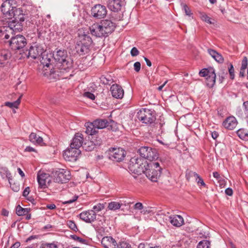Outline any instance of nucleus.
I'll return each mask as SVG.
<instances>
[{
    "instance_id": "obj_1",
    "label": "nucleus",
    "mask_w": 248,
    "mask_h": 248,
    "mask_svg": "<svg viewBox=\"0 0 248 248\" xmlns=\"http://www.w3.org/2000/svg\"><path fill=\"white\" fill-rule=\"evenodd\" d=\"M129 172L135 179L137 175L144 173L152 182H157L162 172V167L158 162H149L141 157H132L128 165Z\"/></svg>"
},
{
    "instance_id": "obj_2",
    "label": "nucleus",
    "mask_w": 248,
    "mask_h": 248,
    "mask_svg": "<svg viewBox=\"0 0 248 248\" xmlns=\"http://www.w3.org/2000/svg\"><path fill=\"white\" fill-rule=\"evenodd\" d=\"M11 1L13 0H6L1 5L0 10L4 18L3 20L8 19V21L15 20L24 21L25 19L22 11L12 6Z\"/></svg>"
},
{
    "instance_id": "obj_3",
    "label": "nucleus",
    "mask_w": 248,
    "mask_h": 248,
    "mask_svg": "<svg viewBox=\"0 0 248 248\" xmlns=\"http://www.w3.org/2000/svg\"><path fill=\"white\" fill-rule=\"evenodd\" d=\"M115 27L113 22L106 19L99 23L93 24L90 27V31L92 35L96 37H106L112 32Z\"/></svg>"
},
{
    "instance_id": "obj_4",
    "label": "nucleus",
    "mask_w": 248,
    "mask_h": 248,
    "mask_svg": "<svg viewBox=\"0 0 248 248\" xmlns=\"http://www.w3.org/2000/svg\"><path fill=\"white\" fill-rule=\"evenodd\" d=\"M53 56L57 62L55 68L59 73L67 72L72 67V62L66 50L59 49L53 54Z\"/></svg>"
},
{
    "instance_id": "obj_5",
    "label": "nucleus",
    "mask_w": 248,
    "mask_h": 248,
    "mask_svg": "<svg viewBox=\"0 0 248 248\" xmlns=\"http://www.w3.org/2000/svg\"><path fill=\"white\" fill-rule=\"evenodd\" d=\"M39 58L40 64L39 66V70L41 74L45 76L54 74L59 76V72L56 70V68L53 67L51 63L52 59L50 54H46L44 52Z\"/></svg>"
},
{
    "instance_id": "obj_6",
    "label": "nucleus",
    "mask_w": 248,
    "mask_h": 248,
    "mask_svg": "<svg viewBox=\"0 0 248 248\" xmlns=\"http://www.w3.org/2000/svg\"><path fill=\"white\" fill-rule=\"evenodd\" d=\"M23 21H19L15 20L7 21L8 26H3L0 29V37L3 39H8L10 35L14 32H20L22 30V23Z\"/></svg>"
},
{
    "instance_id": "obj_7",
    "label": "nucleus",
    "mask_w": 248,
    "mask_h": 248,
    "mask_svg": "<svg viewBox=\"0 0 248 248\" xmlns=\"http://www.w3.org/2000/svg\"><path fill=\"white\" fill-rule=\"evenodd\" d=\"M92 43L89 35L85 34L79 35L75 46L77 52L80 55L88 53Z\"/></svg>"
},
{
    "instance_id": "obj_8",
    "label": "nucleus",
    "mask_w": 248,
    "mask_h": 248,
    "mask_svg": "<svg viewBox=\"0 0 248 248\" xmlns=\"http://www.w3.org/2000/svg\"><path fill=\"white\" fill-rule=\"evenodd\" d=\"M137 117L139 121L146 124H151L156 120L155 112L145 108H142L138 111Z\"/></svg>"
},
{
    "instance_id": "obj_9",
    "label": "nucleus",
    "mask_w": 248,
    "mask_h": 248,
    "mask_svg": "<svg viewBox=\"0 0 248 248\" xmlns=\"http://www.w3.org/2000/svg\"><path fill=\"white\" fill-rule=\"evenodd\" d=\"M139 153L144 160L148 159L150 162H156L155 160L158 157V154L155 149L151 147L143 146L139 149Z\"/></svg>"
},
{
    "instance_id": "obj_10",
    "label": "nucleus",
    "mask_w": 248,
    "mask_h": 248,
    "mask_svg": "<svg viewBox=\"0 0 248 248\" xmlns=\"http://www.w3.org/2000/svg\"><path fill=\"white\" fill-rule=\"evenodd\" d=\"M54 181L58 183H65L71 178L70 171L68 170L59 169L53 172Z\"/></svg>"
},
{
    "instance_id": "obj_11",
    "label": "nucleus",
    "mask_w": 248,
    "mask_h": 248,
    "mask_svg": "<svg viewBox=\"0 0 248 248\" xmlns=\"http://www.w3.org/2000/svg\"><path fill=\"white\" fill-rule=\"evenodd\" d=\"M27 44L26 39L21 35L12 37L10 41V46L12 49L19 50L23 48Z\"/></svg>"
},
{
    "instance_id": "obj_12",
    "label": "nucleus",
    "mask_w": 248,
    "mask_h": 248,
    "mask_svg": "<svg viewBox=\"0 0 248 248\" xmlns=\"http://www.w3.org/2000/svg\"><path fill=\"white\" fill-rule=\"evenodd\" d=\"M44 52V47L42 45L34 43L30 46L27 56L28 58L36 59L39 58Z\"/></svg>"
},
{
    "instance_id": "obj_13",
    "label": "nucleus",
    "mask_w": 248,
    "mask_h": 248,
    "mask_svg": "<svg viewBox=\"0 0 248 248\" xmlns=\"http://www.w3.org/2000/svg\"><path fill=\"white\" fill-rule=\"evenodd\" d=\"M109 158L113 161H122L125 156V151L121 148H112L109 150Z\"/></svg>"
},
{
    "instance_id": "obj_14",
    "label": "nucleus",
    "mask_w": 248,
    "mask_h": 248,
    "mask_svg": "<svg viewBox=\"0 0 248 248\" xmlns=\"http://www.w3.org/2000/svg\"><path fill=\"white\" fill-rule=\"evenodd\" d=\"M37 180L39 187L42 189L47 188L51 182L49 174L41 170L37 172Z\"/></svg>"
},
{
    "instance_id": "obj_15",
    "label": "nucleus",
    "mask_w": 248,
    "mask_h": 248,
    "mask_svg": "<svg viewBox=\"0 0 248 248\" xmlns=\"http://www.w3.org/2000/svg\"><path fill=\"white\" fill-rule=\"evenodd\" d=\"M91 14L95 18H103L107 15V8L104 5L96 4L92 8Z\"/></svg>"
},
{
    "instance_id": "obj_16",
    "label": "nucleus",
    "mask_w": 248,
    "mask_h": 248,
    "mask_svg": "<svg viewBox=\"0 0 248 248\" xmlns=\"http://www.w3.org/2000/svg\"><path fill=\"white\" fill-rule=\"evenodd\" d=\"M80 153L78 148L71 147L64 151L63 155L64 158L69 161L76 160Z\"/></svg>"
},
{
    "instance_id": "obj_17",
    "label": "nucleus",
    "mask_w": 248,
    "mask_h": 248,
    "mask_svg": "<svg viewBox=\"0 0 248 248\" xmlns=\"http://www.w3.org/2000/svg\"><path fill=\"white\" fill-rule=\"evenodd\" d=\"M169 212H166L163 210L156 209L154 216L156 221L162 224L163 223H167L169 221L170 216H169Z\"/></svg>"
},
{
    "instance_id": "obj_18",
    "label": "nucleus",
    "mask_w": 248,
    "mask_h": 248,
    "mask_svg": "<svg viewBox=\"0 0 248 248\" xmlns=\"http://www.w3.org/2000/svg\"><path fill=\"white\" fill-rule=\"evenodd\" d=\"M79 217L85 222L92 223L96 219V214L93 210H89L80 213Z\"/></svg>"
},
{
    "instance_id": "obj_19",
    "label": "nucleus",
    "mask_w": 248,
    "mask_h": 248,
    "mask_svg": "<svg viewBox=\"0 0 248 248\" xmlns=\"http://www.w3.org/2000/svg\"><path fill=\"white\" fill-rule=\"evenodd\" d=\"M110 92L113 97L116 99H122L124 95V91L122 87L118 84L111 85Z\"/></svg>"
},
{
    "instance_id": "obj_20",
    "label": "nucleus",
    "mask_w": 248,
    "mask_h": 248,
    "mask_svg": "<svg viewBox=\"0 0 248 248\" xmlns=\"http://www.w3.org/2000/svg\"><path fill=\"white\" fill-rule=\"evenodd\" d=\"M102 141L100 139L92 140L86 142L83 146V148L87 151H93L96 146H99L101 144Z\"/></svg>"
},
{
    "instance_id": "obj_21",
    "label": "nucleus",
    "mask_w": 248,
    "mask_h": 248,
    "mask_svg": "<svg viewBox=\"0 0 248 248\" xmlns=\"http://www.w3.org/2000/svg\"><path fill=\"white\" fill-rule=\"evenodd\" d=\"M101 244L105 248H116L117 243L110 236L104 237L102 239Z\"/></svg>"
},
{
    "instance_id": "obj_22",
    "label": "nucleus",
    "mask_w": 248,
    "mask_h": 248,
    "mask_svg": "<svg viewBox=\"0 0 248 248\" xmlns=\"http://www.w3.org/2000/svg\"><path fill=\"white\" fill-rule=\"evenodd\" d=\"M237 124V120L233 116L228 117L223 123V125L224 127L229 130L233 129L236 126Z\"/></svg>"
},
{
    "instance_id": "obj_23",
    "label": "nucleus",
    "mask_w": 248,
    "mask_h": 248,
    "mask_svg": "<svg viewBox=\"0 0 248 248\" xmlns=\"http://www.w3.org/2000/svg\"><path fill=\"white\" fill-rule=\"evenodd\" d=\"M83 142V135L79 133H77L75 134L70 145L71 147H74L79 149L82 145Z\"/></svg>"
},
{
    "instance_id": "obj_24",
    "label": "nucleus",
    "mask_w": 248,
    "mask_h": 248,
    "mask_svg": "<svg viewBox=\"0 0 248 248\" xmlns=\"http://www.w3.org/2000/svg\"><path fill=\"white\" fill-rule=\"evenodd\" d=\"M11 57L10 52L6 49L0 51V67L4 66Z\"/></svg>"
},
{
    "instance_id": "obj_25",
    "label": "nucleus",
    "mask_w": 248,
    "mask_h": 248,
    "mask_svg": "<svg viewBox=\"0 0 248 248\" xmlns=\"http://www.w3.org/2000/svg\"><path fill=\"white\" fill-rule=\"evenodd\" d=\"M169 221L174 226L179 227L184 224V220L180 215L171 216L170 217Z\"/></svg>"
},
{
    "instance_id": "obj_26",
    "label": "nucleus",
    "mask_w": 248,
    "mask_h": 248,
    "mask_svg": "<svg viewBox=\"0 0 248 248\" xmlns=\"http://www.w3.org/2000/svg\"><path fill=\"white\" fill-rule=\"evenodd\" d=\"M108 6L111 11L118 12L121 9L122 1L121 0H109Z\"/></svg>"
},
{
    "instance_id": "obj_27",
    "label": "nucleus",
    "mask_w": 248,
    "mask_h": 248,
    "mask_svg": "<svg viewBox=\"0 0 248 248\" xmlns=\"http://www.w3.org/2000/svg\"><path fill=\"white\" fill-rule=\"evenodd\" d=\"M207 51L209 55L217 62L222 63L224 62L222 56L217 51L212 49H208Z\"/></svg>"
},
{
    "instance_id": "obj_28",
    "label": "nucleus",
    "mask_w": 248,
    "mask_h": 248,
    "mask_svg": "<svg viewBox=\"0 0 248 248\" xmlns=\"http://www.w3.org/2000/svg\"><path fill=\"white\" fill-rule=\"evenodd\" d=\"M123 205L126 206L125 202L120 201V202H111L108 203V210L115 211L119 209Z\"/></svg>"
},
{
    "instance_id": "obj_29",
    "label": "nucleus",
    "mask_w": 248,
    "mask_h": 248,
    "mask_svg": "<svg viewBox=\"0 0 248 248\" xmlns=\"http://www.w3.org/2000/svg\"><path fill=\"white\" fill-rule=\"evenodd\" d=\"M29 140L31 142L40 145H43L44 144L43 138L35 133H31L30 134Z\"/></svg>"
},
{
    "instance_id": "obj_30",
    "label": "nucleus",
    "mask_w": 248,
    "mask_h": 248,
    "mask_svg": "<svg viewBox=\"0 0 248 248\" xmlns=\"http://www.w3.org/2000/svg\"><path fill=\"white\" fill-rule=\"evenodd\" d=\"M85 126L86 127V133L90 135L93 136L97 132V130L95 127L94 124L93 123H87Z\"/></svg>"
},
{
    "instance_id": "obj_31",
    "label": "nucleus",
    "mask_w": 248,
    "mask_h": 248,
    "mask_svg": "<svg viewBox=\"0 0 248 248\" xmlns=\"http://www.w3.org/2000/svg\"><path fill=\"white\" fill-rule=\"evenodd\" d=\"M108 121L106 119H97L93 122L97 130L99 129H103L108 125Z\"/></svg>"
},
{
    "instance_id": "obj_32",
    "label": "nucleus",
    "mask_w": 248,
    "mask_h": 248,
    "mask_svg": "<svg viewBox=\"0 0 248 248\" xmlns=\"http://www.w3.org/2000/svg\"><path fill=\"white\" fill-rule=\"evenodd\" d=\"M216 75L215 70L206 78V85L208 87L211 88L214 86L216 82Z\"/></svg>"
},
{
    "instance_id": "obj_33",
    "label": "nucleus",
    "mask_w": 248,
    "mask_h": 248,
    "mask_svg": "<svg viewBox=\"0 0 248 248\" xmlns=\"http://www.w3.org/2000/svg\"><path fill=\"white\" fill-rule=\"evenodd\" d=\"M31 211L30 208H22L20 205H18L16 208V213L19 216H25L28 213H29Z\"/></svg>"
},
{
    "instance_id": "obj_34",
    "label": "nucleus",
    "mask_w": 248,
    "mask_h": 248,
    "mask_svg": "<svg viewBox=\"0 0 248 248\" xmlns=\"http://www.w3.org/2000/svg\"><path fill=\"white\" fill-rule=\"evenodd\" d=\"M214 70L215 69L211 67L208 68H203L199 72V75L202 77H205L206 78L210 74L213 73Z\"/></svg>"
},
{
    "instance_id": "obj_35",
    "label": "nucleus",
    "mask_w": 248,
    "mask_h": 248,
    "mask_svg": "<svg viewBox=\"0 0 248 248\" xmlns=\"http://www.w3.org/2000/svg\"><path fill=\"white\" fill-rule=\"evenodd\" d=\"M0 173L1 175V176L4 177H6L9 182L11 180H12V175L9 170L7 168L5 167H1L0 168Z\"/></svg>"
},
{
    "instance_id": "obj_36",
    "label": "nucleus",
    "mask_w": 248,
    "mask_h": 248,
    "mask_svg": "<svg viewBox=\"0 0 248 248\" xmlns=\"http://www.w3.org/2000/svg\"><path fill=\"white\" fill-rule=\"evenodd\" d=\"M22 95L16 101L13 102H6L5 103V105L10 108H17L18 105L20 103V99L22 97Z\"/></svg>"
},
{
    "instance_id": "obj_37",
    "label": "nucleus",
    "mask_w": 248,
    "mask_h": 248,
    "mask_svg": "<svg viewBox=\"0 0 248 248\" xmlns=\"http://www.w3.org/2000/svg\"><path fill=\"white\" fill-rule=\"evenodd\" d=\"M237 134L241 139L247 140L248 139V134L247 131L244 129H239L237 130Z\"/></svg>"
},
{
    "instance_id": "obj_38",
    "label": "nucleus",
    "mask_w": 248,
    "mask_h": 248,
    "mask_svg": "<svg viewBox=\"0 0 248 248\" xmlns=\"http://www.w3.org/2000/svg\"><path fill=\"white\" fill-rule=\"evenodd\" d=\"M193 176L195 177L196 181L198 185H200L202 186H205L206 184L204 182L202 178L196 172H192Z\"/></svg>"
},
{
    "instance_id": "obj_39",
    "label": "nucleus",
    "mask_w": 248,
    "mask_h": 248,
    "mask_svg": "<svg viewBox=\"0 0 248 248\" xmlns=\"http://www.w3.org/2000/svg\"><path fill=\"white\" fill-rule=\"evenodd\" d=\"M181 6L182 8V10L184 11L186 16L189 17L192 16L193 13H192L189 7H188L186 4L183 2H181Z\"/></svg>"
},
{
    "instance_id": "obj_40",
    "label": "nucleus",
    "mask_w": 248,
    "mask_h": 248,
    "mask_svg": "<svg viewBox=\"0 0 248 248\" xmlns=\"http://www.w3.org/2000/svg\"><path fill=\"white\" fill-rule=\"evenodd\" d=\"M156 208L154 207H148L147 208L143 209L140 211V213L143 215H147L150 214L151 215H154L155 214V210Z\"/></svg>"
},
{
    "instance_id": "obj_41",
    "label": "nucleus",
    "mask_w": 248,
    "mask_h": 248,
    "mask_svg": "<svg viewBox=\"0 0 248 248\" xmlns=\"http://www.w3.org/2000/svg\"><path fill=\"white\" fill-rule=\"evenodd\" d=\"M210 248V242L208 240H203L200 241L197 248Z\"/></svg>"
},
{
    "instance_id": "obj_42",
    "label": "nucleus",
    "mask_w": 248,
    "mask_h": 248,
    "mask_svg": "<svg viewBox=\"0 0 248 248\" xmlns=\"http://www.w3.org/2000/svg\"><path fill=\"white\" fill-rule=\"evenodd\" d=\"M66 225L69 228L74 231H78V227L74 221L71 220H68L66 221Z\"/></svg>"
},
{
    "instance_id": "obj_43",
    "label": "nucleus",
    "mask_w": 248,
    "mask_h": 248,
    "mask_svg": "<svg viewBox=\"0 0 248 248\" xmlns=\"http://www.w3.org/2000/svg\"><path fill=\"white\" fill-rule=\"evenodd\" d=\"M116 248H132L130 244L125 241H121L116 245Z\"/></svg>"
},
{
    "instance_id": "obj_44",
    "label": "nucleus",
    "mask_w": 248,
    "mask_h": 248,
    "mask_svg": "<svg viewBox=\"0 0 248 248\" xmlns=\"http://www.w3.org/2000/svg\"><path fill=\"white\" fill-rule=\"evenodd\" d=\"M201 18L202 21H205L208 24H212L213 23L212 22L211 18L204 13L201 14Z\"/></svg>"
},
{
    "instance_id": "obj_45",
    "label": "nucleus",
    "mask_w": 248,
    "mask_h": 248,
    "mask_svg": "<svg viewBox=\"0 0 248 248\" xmlns=\"http://www.w3.org/2000/svg\"><path fill=\"white\" fill-rule=\"evenodd\" d=\"M105 208V203H99L97 204L94 205L93 210L95 212H98L102 210H103Z\"/></svg>"
},
{
    "instance_id": "obj_46",
    "label": "nucleus",
    "mask_w": 248,
    "mask_h": 248,
    "mask_svg": "<svg viewBox=\"0 0 248 248\" xmlns=\"http://www.w3.org/2000/svg\"><path fill=\"white\" fill-rule=\"evenodd\" d=\"M40 248H58L57 245L54 243L42 244Z\"/></svg>"
},
{
    "instance_id": "obj_47",
    "label": "nucleus",
    "mask_w": 248,
    "mask_h": 248,
    "mask_svg": "<svg viewBox=\"0 0 248 248\" xmlns=\"http://www.w3.org/2000/svg\"><path fill=\"white\" fill-rule=\"evenodd\" d=\"M229 73L230 76V78H231L232 79H234V69L232 64L231 63L230 64V67H229Z\"/></svg>"
},
{
    "instance_id": "obj_48",
    "label": "nucleus",
    "mask_w": 248,
    "mask_h": 248,
    "mask_svg": "<svg viewBox=\"0 0 248 248\" xmlns=\"http://www.w3.org/2000/svg\"><path fill=\"white\" fill-rule=\"evenodd\" d=\"M9 184H10V187L11 189L14 191V192H18L20 189L19 185L16 183H14L12 184L10 182H9Z\"/></svg>"
},
{
    "instance_id": "obj_49",
    "label": "nucleus",
    "mask_w": 248,
    "mask_h": 248,
    "mask_svg": "<svg viewBox=\"0 0 248 248\" xmlns=\"http://www.w3.org/2000/svg\"><path fill=\"white\" fill-rule=\"evenodd\" d=\"M71 237L73 239H74L77 241H78L82 244H84L86 242V240L85 239H82V238L77 236L76 235H71Z\"/></svg>"
},
{
    "instance_id": "obj_50",
    "label": "nucleus",
    "mask_w": 248,
    "mask_h": 248,
    "mask_svg": "<svg viewBox=\"0 0 248 248\" xmlns=\"http://www.w3.org/2000/svg\"><path fill=\"white\" fill-rule=\"evenodd\" d=\"M248 66V59L247 57H244L242 61L241 68L246 69Z\"/></svg>"
},
{
    "instance_id": "obj_51",
    "label": "nucleus",
    "mask_w": 248,
    "mask_h": 248,
    "mask_svg": "<svg viewBox=\"0 0 248 248\" xmlns=\"http://www.w3.org/2000/svg\"><path fill=\"white\" fill-rule=\"evenodd\" d=\"M83 96L84 97L91 99V100H94L95 99L94 95L93 93H90L89 92H85L83 94Z\"/></svg>"
},
{
    "instance_id": "obj_52",
    "label": "nucleus",
    "mask_w": 248,
    "mask_h": 248,
    "mask_svg": "<svg viewBox=\"0 0 248 248\" xmlns=\"http://www.w3.org/2000/svg\"><path fill=\"white\" fill-rule=\"evenodd\" d=\"M143 208V206L142 203L141 202H137L134 205V209L135 210H142Z\"/></svg>"
},
{
    "instance_id": "obj_53",
    "label": "nucleus",
    "mask_w": 248,
    "mask_h": 248,
    "mask_svg": "<svg viewBox=\"0 0 248 248\" xmlns=\"http://www.w3.org/2000/svg\"><path fill=\"white\" fill-rule=\"evenodd\" d=\"M217 182L220 187L222 188L225 187L226 182L222 177L221 178V179H219Z\"/></svg>"
},
{
    "instance_id": "obj_54",
    "label": "nucleus",
    "mask_w": 248,
    "mask_h": 248,
    "mask_svg": "<svg viewBox=\"0 0 248 248\" xmlns=\"http://www.w3.org/2000/svg\"><path fill=\"white\" fill-rule=\"evenodd\" d=\"M131 55L132 56H136L138 55L139 51L136 47H133L130 52Z\"/></svg>"
},
{
    "instance_id": "obj_55",
    "label": "nucleus",
    "mask_w": 248,
    "mask_h": 248,
    "mask_svg": "<svg viewBox=\"0 0 248 248\" xmlns=\"http://www.w3.org/2000/svg\"><path fill=\"white\" fill-rule=\"evenodd\" d=\"M141 64L140 62H137L134 64V68L136 72H138L140 70Z\"/></svg>"
},
{
    "instance_id": "obj_56",
    "label": "nucleus",
    "mask_w": 248,
    "mask_h": 248,
    "mask_svg": "<svg viewBox=\"0 0 248 248\" xmlns=\"http://www.w3.org/2000/svg\"><path fill=\"white\" fill-rule=\"evenodd\" d=\"M78 196H74L73 197V198L72 199H70L69 200H67V201H66L65 202H63V203L64 204H70V203H71L74 202H75L77 200L78 198Z\"/></svg>"
},
{
    "instance_id": "obj_57",
    "label": "nucleus",
    "mask_w": 248,
    "mask_h": 248,
    "mask_svg": "<svg viewBox=\"0 0 248 248\" xmlns=\"http://www.w3.org/2000/svg\"><path fill=\"white\" fill-rule=\"evenodd\" d=\"M20 246V243L18 241H14L11 244V245L10 246L9 248H18Z\"/></svg>"
},
{
    "instance_id": "obj_58",
    "label": "nucleus",
    "mask_w": 248,
    "mask_h": 248,
    "mask_svg": "<svg viewBox=\"0 0 248 248\" xmlns=\"http://www.w3.org/2000/svg\"><path fill=\"white\" fill-rule=\"evenodd\" d=\"M14 240L12 237H9L7 242L5 244L4 248H9L10 246L11 245V244L13 242Z\"/></svg>"
},
{
    "instance_id": "obj_59",
    "label": "nucleus",
    "mask_w": 248,
    "mask_h": 248,
    "mask_svg": "<svg viewBox=\"0 0 248 248\" xmlns=\"http://www.w3.org/2000/svg\"><path fill=\"white\" fill-rule=\"evenodd\" d=\"M225 193L228 196H232L233 194V191L231 188L228 187L225 189Z\"/></svg>"
},
{
    "instance_id": "obj_60",
    "label": "nucleus",
    "mask_w": 248,
    "mask_h": 248,
    "mask_svg": "<svg viewBox=\"0 0 248 248\" xmlns=\"http://www.w3.org/2000/svg\"><path fill=\"white\" fill-rule=\"evenodd\" d=\"M150 244L146 243H140L139 245L138 248H149Z\"/></svg>"
},
{
    "instance_id": "obj_61",
    "label": "nucleus",
    "mask_w": 248,
    "mask_h": 248,
    "mask_svg": "<svg viewBox=\"0 0 248 248\" xmlns=\"http://www.w3.org/2000/svg\"><path fill=\"white\" fill-rule=\"evenodd\" d=\"M213 175L214 178H215L217 181H218L219 179H221L222 177L220 174L218 173V172L215 171L213 173Z\"/></svg>"
},
{
    "instance_id": "obj_62",
    "label": "nucleus",
    "mask_w": 248,
    "mask_h": 248,
    "mask_svg": "<svg viewBox=\"0 0 248 248\" xmlns=\"http://www.w3.org/2000/svg\"><path fill=\"white\" fill-rule=\"evenodd\" d=\"M29 192H30V188H29V187H26L25 189H24V190L23 192V196L24 197H27L29 195Z\"/></svg>"
},
{
    "instance_id": "obj_63",
    "label": "nucleus",
    "mask_w": 248,
    "mask_h": 248,
    "mask_svg": "<svg viewBox=\"0 0 248 248\" xmlns=\"http://www.w3.org/2000/svg\"><path fill=\"white\" fill-rule=\"evenodd\" d=\"M101 80L103 81V83L105 84H109V81H111L110 79H108V78H106L105 77H102Z\"/></svg>"
},
{
    "instance_id": "obj_64",
    "label": "nucleus",
    "mask_w": 248,
    "mask_h": 248,
    "mask_svg": "<svg viewBox=\"0 0 248 248\" xmlns=\"http://www.w3.org/2000/svg\"><path fill=\"white\" fill-rule=\"evenodd\" d=\"M211 136H212V137L213 138V139L215 140L218 137V134L217 132L214 131V132H212Z\"/></svg>"
}]
</instances>
